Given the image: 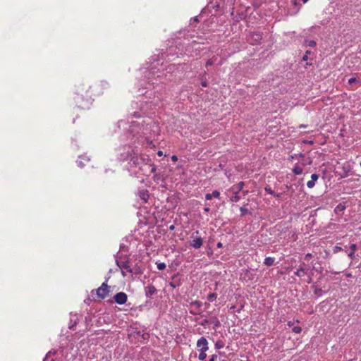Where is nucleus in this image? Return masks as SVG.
Wrapping results in <instances>:
<instances>
[{"instance_id": "f257e3e1", "label": "nucleus", "mask_w": 361, "mask_h": 361, "mask_svg": "<svg viewBox=\"0 0 361 361\" xmlns=\"http://www.w3.org/2000/svg\"><path fill=\"white\" fill-rule=\"evenodd\" d=\"M147 70L145 71V77L147 78V80H148V85L147 86H145L143 88L145 89H154L156 87V86H154V85L157 83V78L158 76L156 75L157 71H156L157 69V67H156V65H154V66H150L149 67H147L146 68Z\"/></svg>"}, {"instance_id": "f03ea898", "label": "nucleus", "mask_w": 361, "mask_h": 361, "mask_svg": "<svg viewBox=\"0 0 361 361\" xmlns=\"http://www.w3.org/2000/svg\"><path fill=\"white\" fill-rule=\"evenodd\" d=\"M208 341L205 337H201L197 341V348L199 352H207L209 349Z\"/></svg>"}, {"instance_id": "7ed1b4c3", "label": "nucleus", "mask_w": 361, "mask_h": 361, "mask_svg": "<svg viewBox=\"0 0 361 361\" xmlns=\"http://www.w3.org/2000/svg\"><path fill=\"white\" fill-rule=\"evenodd\" d=\"M108 285L104 282L102 286L97 290V295L99 298L104 299L109 293Z\"/></svg>"}, {"instance_id": "20e7f679", "label": "nucleus", "mask_w": 361, "mask_h": 361, "mask_svg": "<svg viewBox=\"0 0 361 361\" xmlns=\"http://www.w3.org/2000/svg\"><path fill=\"white\" fill-rule=\"evenodd\" d=\"M114 300L116 303L123 305L127 301V295L123 292L118 293L114 295Z\"/></svg>"}, {"instance_id": "39448f33", "label": "nucleus", "mask_w": 361, "mask_h": 361, "mask_svg": "<svg viewBox=\"0 0 361 361\" xmlns=\"http://www.w3.org/2000/svg\"><path fill=\"white\" fill-rule=\"evenodd\" d=\"M203 244V240L200 236H195L190 241V246L195 249L200 248Z\"/></svg>"}, {"instance_id": "423d86ee", "label": "nucleus", "mask_w": 361, "mask_h": 361, "mask_svg": "<svg viewBox=\"0 0 361 361\" xmlns=\"http://www.w3.org/2000/svg\"><path fill=\"white\" fill-rule=\"evenodd\" d=\"M118 265L122 269V274L123 276H125V271L130 272V273L133 272V270L130 266V263L128 261L118 262Z\"/></svg>"}, {"instance_id": "0eeeda50", "label": "nucleus", "mask_w": 361, "mask_h": 361, "mask_svg": "<svg viewBox=\"0 0 361 361\" xmlns=\"http://www.w3.org/2000/svg\"><path fill=\"white\" fill-rule=\"evenodd\" d=\"M319 176L316 173H314L311 176V180L307 181V186L309 188H312L315 185V182L318 180Z\"/></svg>"}, {"instance_id": "6e6552de", "label": "nucleus", "mask_w": 361, "mask_h": 361, "mask_svg": "<svg viewBox=\"0 0 361 361\" xmlns=\"http://www.w3.org/2000/svg\"><path fill=\"white\" fill-rule=\"evenodd\" d=\"M245 185L244 182L240 181L236 185H233L231 190L233 191L234 194H238V192L243 190V187Z\"/></svg>"}, {"instance_id": "1a4fd4ad", "label": "nucleus", "mask_w": 361, "mask_h": 361, "mask_svg": "<svg viewBox=\"0 0 361 361\" xmlns=\"http://www.w3.org/2000/svg\"><path fill=\"white\" fill-rule=\"evenodd\" d=\"M304 263L300 264L299 269L295 272V275L299 277H302L305 274H307V270L303 267Z\"/></svg>"}, {"instance_id": "9d476101", "label": "nucleus", "mask_w": 361, "mask_h": 361, "mask_svg": "<svg viewBox=\"0 0 361 361\" xmlns=\"http://www.w3.org/2000/svg\"><path fill=\"white\" fill-rule=\"evenodd\" d=\"M139 196L141 200H142L145 202H147L149 195L147 190H140L139 191Z\"/></svg>"}, {"instance_id": "9b49d317", "label": "nucleus", "mask_w": 361, "mask_h": 361, "mask_svg": "<svg viewBox=\"0 0 361 361\" xmlns=\"http://www.w3.org/2000/svg\"><path fill=\"white\" fill-rule=\"evenodd\" d=\"M146 289V295L148 297L149 295H152L157 292V288L154 286L149 285L145 288Z\"/></svg>"}, {"instance_id": "f8f14e48", "label": "nucleus", "mask_w": 361, "mask_h": 361, "mask_svg": "<svg viewBox=\"0 0 361 361\" xmlns=\"http://www.w3.org/2000/svg\"><path fill=\"white\" fill-rule=\"evenodd\" d=\"M302 171H303L302 166L299 164H295L293 169V172L295 174L299 175V174H301L302 173Z\"/></svg>"}, {"instance_id": "ddd939ff", "label": "nucleus", "mask_w": 361, "mask_h": 361, "mask_svg": "<svg viewBox=\"0 0 361 361\" xmlns=\"http://www.w3.org/2000/svg\"><path fill=\"white\" fill-rule=\"evenodd\" d=\"M274 258L271 257H267L264 259V264L268 267L271 266L274 264Z\"/></svg>"}, {"instance_id": "4468645a", "label": "nucleus", "mask_w": 361, "mask_h": 361, "mask_svg": "<svg viewBox=\"0 0 361 361\" xmlns=\"http://www.w3.org/2000/svg\"><path fill=\"white\" fill-rule=\"evenodd\" d=\"M348 83L350 85H352L353 83H355V85L354 86L355 88H357L359 85L360 84V80H358L356 78H351L348 80Z\"/></svg>"}, {"instance_id": "2eb2a0df", "label": "nucleus", "mask_w": 361, "mask_h": 361, "mask_svg": "<svg viewBox=\"0 0 361 361\" xmlns=\"http://www.w3.org/2000/svg\"><path fill=\"white\" fill-rule=\"evenodd\" d=\"M345 207L344 205H343L342 204H338L335 209H334V212L336 213V214H339V213H341L344 211Z\"/></svg>"}, {"instance_id": "dca6fc26", "label": "nucleus", "mask_w": 361, "mask_h": 361, "mask_svg": "<svg viewBox=\"0 0 361 361\" xmlns=\"http://www.w3.org/2000/svg\"><path fill=\"white\" fill-rule=\"evenodd\" d=\"M100 87L102 89H108L110 87L109 83L106 80H102Z\"/></svg>"}, {"instance_id": "f3484780", "label": "nucleus", "mask_w": 361, "mask_h": 361, "mask_svg": "<svg viewBox=\"0 0 361 361\" xmlns=\"http://www.w3.org/2000/svg\"><path fill=\"white\" fill-rule=\"evenodd\" d=\"M207 357V354H206V352H200V354H199V356H198V359L201 361L205 360V358Z\"/></svg>"}, {"instance_id": "a211bd4d", "label": "nucleus", "mask_w": 361, "mask_h": 361, "mask_svg": "<svg viewBox=\"0 0 361 361\" xmlns=\"http://www.w3.org/2000/svg\"><path fill=\"white\" fill-rule=\"evenodd\" d=\"M216 298H217V295L214 293H210L208 295V300L209 301H213V300H216Z\"/></svg>"}, {"instance_id": "6ab92c4d", "label": "nucleus", "mask_w": 361, "mask_h": 361, "mask_svg": "<svg viewBox=\"0 0 361 361\" xmlns=\"http://www.w3.org/2000/svg\"><path fill=\"white\" fill-rule=\"evenodd\" d=\"M306 44L309 46V47H314L316 46L317 43L314 40H306Z\"/></svg>"}, {"instance_id": "aec40b11", "label": "nucleus", "mask_w": 361, "mask_h": 361, "mask_svg": "<svg viewBox=\"0 0 361 361\" xmlns=\"http://www.w3.org/2000/svg\"><path fill=\"white\" fill-rule=\"evenodd\" d=\"M231 200L233 202H238L240 200V196L238 194H234V196L231 198Z\"/></svg>"}, {"instance_id": "412c9836", "label": "nucleus", "mask_w": 361, "mask_h": 361, "mask_svg": "<svg viewBox=\"0 0 361 361\" xmlns=\"http://www.w3.org/2000/svg\"><path fill=\"white\" fill-rule=\"evenodd\" d=\"M252 37L254 38V39L256 42H259L262 39V37L259 34H253Z\"/></svg>"}, {"instance_id": "4be33fe9", "label": "nucleus", "mask_w": 361, "mask_h": 361, "mask_svg": "<svg viewBox=\"0 0 361 361\" xmlns=\"http://www.w3.org/2000/svg\"><path fill=\"white\" fill-rule=\"evenodd\" d=\"M292 330L295 334H300L302 331L301 327L298 326H294Z\"/></svg>"}, {"instance_id": "5701e85b", "label": "nucleus", "mask_w": 361, "mask_h": 361, "mask_svg": "<svg viewBox=\"0 0 361 361\" xmlns=\"http://www.w3.org/2000/svg\"><path fill=\"white\" fill-rule=\"evenodd\" d=\"M211 194H212V198L213 197L219 198V197H220V192L218 190H214L212 192V193H211Z\"/></svg>"}, {"instance_id": "b1692460", "label": "nucleus", "mask_w": 361, "mask_h": 361, "mask_svg": "<svg viewBox=\"0 0 361 361\" xmlns=\"http://www.w3.org/2000/svg\"><path fill=\"white\" fill-rule=\"evenodd\" d=\"M264 189H265V191H266L267 193H269V194H270V195H275L274 191V190H271V188L270 187H269V186H268V187H266Z\"/></svg>"}, {"instance_id": "393cba45", "label": "nucleus", "mask_w": 361, "mask_h": 361, "mask_svg": "<svg viewBox=\"0 0 361 361\" xmlns=\"http://www.w3.org/2000/svg\"><path fill=\"white\" fill-rule=\"evenodd\" d=\"M241 215L244 216L245 214L248 212V209L245 208V207H241L240 209Z\"/></svg>"}, {"instance_id": "a878e982", "label": "nucleus", "mask_w": 361, "mask_h": 361, "mask_svg": "<svg viewBox=\"0 0 361 361\" xmlns=\"http://www.w3.org/2000/svg\"><path fill=\"white\" fill-rule=\"evenodd\" d=\"M311 51L309 50H307L305 52V56L302 57V61H306L308 59V55L310 54Z\"/></svg>"}, {"instance_id": "bb28decb", "label": "nucleus", "mask_w": 361, "mask_h": 361, "mask_svg": "<svg viewBox=\"0 0 361 361\" xmlns=\"http://www.w3.org/2000/svg\"><path fill=\"white\" fill-rule=\"evenodd\" d=\"M350 249L351 250V251H354L355 252L356 250V249H357L356 244H351L350 245Z\"/></svg>"}, {"instance_id": "cd10ccee", "label": "nucleus", "mask_w": 361, "mask_h": 361, "mask_svg": "<svg viewBox=\"0 0 361 361\" xmlns=\"http://www.w3.org/2000/svg\"><path fill=\"white\" fill-rule=\"evenodd\" d=\"M205 198L206 200H210L212 199V194L211 193H207L205 195Z\"/></svg>"}, {"instance_id": "c85d7f7f", "label": "nucleus", "mask_w": 361, "mask_h": 361, "mask_svg": "<svg viewBox=\"0 0 361 361\" xmlns=\"http://www.w3.org/2000/svg\"><path fill=\"white\" fill-rule=\"evenodd\" d=\"M312 254L311 253H307L305 255V260H309L311 257H312Z\"/></svg>"}, {"instance_id": "c756f323", "label": "nucleus", "mask_w": 361, "mask_h": 361, "mask_svg": "<svg viewBox=\"0 0 361 361\" xmlns=\"http://www.w3.org/2000/svg\"><path fill=\"white\" fill-rule=\"evenodd\" d=\"M166 268V264L164 263H159V270H163Z\"/></svg>"}, {"instance_id": "7c9ffc66", "label": "nucleus", "mask_w": 361, "mask_h": 361, "mask_svg": "<svg viewBox=\"0 0 361 361\" xmlns=\"http://www.w3.org/2000/svg\"><path fill=\"white\" fill-rule=\"evenodd\" d=\"M216 358H217L216 355H212L211 356V357L209 358V361H216Z\"/></svg>"}, {"instance_id": "2f4dec72", "label": "nucleus", "mask_w": 361, "mask_h": 361, "mask_svg": "<svg viewBox=\"0 0 361 361\" xmlns=\"http://www.w3.org/2000/svg\"><path fill=\"white\" fill-rule=\"evenodd\" d=\"M355 252L354 251H351L349 254H348V257L350 258V259H353L355 257Z\"/></svg>"}, {"instance_id": "473e14b6", "label": "nucleus", "mask_w": 361, "mask_h": 361, "mask_svg": "<svg viewBox=\"0 0 361 361\" xmlns=\"http://www.w3.org/2000/svg\"><path fill=\"white\" fill-rule=\"evenodd\" d=\"M171 159H172L173 162H176V161H177L178 158H177V157H176V156L173 155V156L171 157Z\"/></svg>"}, {"instance_id": "72a5a7b5", "label": "nucleus", "mask_w": 361, "mask_h": 361, "mask_svg": "<svg viewBox=\"0 0 361 361\" xmlns=\"http://www.w3.org/2000/svg\"><path fill=\"white\" fill-rule=\"evenodd\" d=\"M207 66H212L213 65V61L212 60H209L207 63H206Z\"/></svg>"}, {"instance_id": "f704fd0d", "label": "nucleus", "mask_w": 361, "mask_h": 361, "mask_svg": "<svg viewBox=\"0 0 361 361\" xmlns=\"http://www.w3.org/2000/svg\"><path fill=\"white\" fill-rule=\"evenodd\" d=\"M51 353V351H49V353L47 354L46 355V357L45 359L44 360V361H47L48 360V357L49 356V355Z\"/></svg>"}, {"instance_id": "c9c22d12", "label": "nucleus", "mask_w": 361, "mask_h": 361, "mask_svg": "<svg viewBox=\"0 0 361 361\" xmlns=\"http://www.w3.org/2000/svg\"><path fill=\"white\" fill-rule=\"evenodd\" d=\"M165 158H166V156H164V158H162L161 159L159 160V162H161V164H165Z\"/></svg>"}, {"instance_id": "e433bc0d", "label": "nucleus", "mask_w": 361, "mask_h": 361, "mask_svg": "<svg viewBox=\"0 0 361 361\" xmlns=\"http://www.w3.org/2000/svg\"><path fill=\"white\" fill-rule=\"evenodd\" d=\"M275 197H281V195H282V193H275V195H274Z\"/></svg>"}, {"instance_id": "4c0bfd02", "label": "nucleus", "mask_w": 361, "mask_h": 361, "mask_svg": "<svg viewBox=\"0 0 361 361\" xmlns=\"http://www.w3.org/2000/svg\"><path fill=\"white\" fill-rule=\"evenodd\" d=\"M287 325H288L289 327H290V326H292L293 325V322H291V321H289V322H288Z\"/></svg>"}, {"instance_id": "58836bf2", "label": "nucleus", "mask_w": 361, "mask_h": 361, "mask_svg": "<svg viewBox=\"0 0 361 361\" xmlns=\"http://www.w3.org/2000/svg\"><path fill=\"white\" fill-rule=\"evenodd\" d=\"M222 246H223V244L221 242L217 243V247H222Z\"/></svg>"}, {"instance_id": "ea45409f", "label": "nucleus", "mask_w": 361, "mask_h": 361, "mask_svg": "<svg viewBox=\"0 0 361 361\" xmlns=\"http://www.w3.org/2000/svg\"><path fill=\"white\" fill-rule=\"evenodd\" d=\"M342 248L341 247H335V250H341Z\"/></svg>"}, {"instance_id": "a19ab883", "label": "nucleus", "mask_w": 361, "mask_h": 361, "mask_svg": "<svg viewBox=\"0 0 361 361\" xmlns=\"http://www.w3.org/2000/svg\"><path fill=\"white\" fill-rule=\"evenodd\" d=\"M203 87H207V84L205 82H202Z\"/></svg>"}, {"instance_id": "79ce46f5", "label": "nucleus", "mask_w": 361, "mask_h": 361, "mask_svg": "<svg viewBox=\"0 0 361 361\" xmlns=\"http://www.w3.org/2000/svg\"><path fill=\"white\" fill-rule=\"evenodd\" d=\"M216 347L217 348H221L220 345H218V343H216Z\"/></svg>"}, {"instance_id": "37998d69", "label": "nucleus", "mask_w": 361, "mask_h": 361, "mask_svg": "<svg viewBox=\"0 0 361 361\" xmlns=\"http://www.w3.org/2000/svg\"><path fill=\"white\" fill-rule=\"evenodd\" d=\"M311 281H312V279H311V278H310V279H309V280L307 281V283H311Z\"/></svg>"}, {"instance_id": "c03bdc74", "label": "nucleus", "mask_w": 361, "mask_h": 361, "mask_svg": "<svg viewBox=\"0 0 361 361\" xmlns=\"http://www.w3.org/2000/svg\"><path fill=\"white\" fill-rule=\"evenodd\" d=\"M162 152L159 150V157H161L162 156Z\"/></svg>"}, {"instance_id": "a18cd8bd", "label": "nucleus", "mask_w": 361, "mask_h": 361, "mask_svg": "<svg viewBox=\"0 0 361 361\" xmlns=\"http://www.w3.org/2000/svg\"><path fill=\"white\" fill-rule=\"evenodd\" d=\"M307 1H308V0H302V2H303L304 4L307 3Z\"/></svg>"}, {"instance_id": "49530a36", "label": "nucleus", "mask_w": 361, "mask_h": 361, "mask_svg": "<svg viewBox=\"0 0 361 361\" xmlns=\"http://www.w3.org/2000/svg\"><path fill=\"white\" fill-rule=\"evenodd\" d=\"M73 326H74V325L70 326H69V329H72L73 328Z\"/></svg>"}, {"instance_id": "de8ad7c7", "label": "nucleus", "mask_w": 361, "mask_h": 361, "mask_svg": "<svg viewBox=\"0 0 361 361\" xmlns=\"http://www.w3.org/2000/svg\"><path fill=\"white\" fill-rule=\"evenodd\" d=\"M204 210H205L206 212H208V211H209V208H205V209H204Z\"/></svg>"}, {"instance_id": "09e8293b", "label": "nucleus", "mask_w": 361, "mask_h": 361, "mask_svg": "<svg viewBox=\"0 0 361 361\" xmlns=\"http://www.w3.org/2000/svg\"><path fill=\"white\" fill-rule=\"evenodd\" d=\"M155 171V168H154V167H153V168L152 169V171Z\"/></svg>"}, {"instance_id": "8fccbe9b", "label": "nucleus", "mask_w": 361, "mask_h": 361, "mask_svg": "<svg viewBox=\"0 0 361 361\" xmlns=\"http://www.w3.org/2000/svg\"><path fill=\"white\" fill-rule=\"evenodd\" d=\"M196 235H198L199 234V232L198 231H196L195 232Z\"/></svg>"}]
</instances>
